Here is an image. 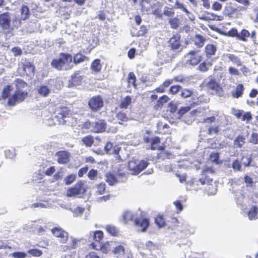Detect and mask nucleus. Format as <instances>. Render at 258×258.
Wrapping results in <instances>:
<instances>
[{"instance_id": "obj_1", "label": "nucleus", "mask_w": 258, "mask_h": 258, "mask_svg": "<svg viewBox=\"0 0 258 258\" xmlns=\"http://www.w3.org/2000/svg\"><path fill=\"white\" fill-rule=\"evenodd\" d=\"M21 26V20L16 15L8 12L0 14V32L11 34L15 29Z\"/></svg>"}, {"instance_id": "obj_2", "label": "nucleus", "mask_w": 258, "mask_h": 258, "mask_svg": "<svg viewBox=\"0 0 258 258\" xmlns=\"http://www.w3.org/2000/svg\"><path fill=\"white\" fill-rule=\"evenodd\" d=\"M72 56L67 53H61L58 57L51 62L52 68L58 71H68L73 67Z\"/></svg>"}, {"instance_id": "obj_3", "label": "nucleus", "mask_w": 258, "mask_h": 258, "mask_svg": "<svg viewBox=\"0 0 258 258\" xmlns=\"http://www.w3.org/2000/svg\"><path fill=\"white\" fill-rule=\"evenodd\" d=\"M54 113L56 115L54 116V119L56 120L58 124H68V122L73 119V117L68 107L61 105L55 108Z\"/></svg>"}, {"instance_id": "obj_4", "label": "nucleus", "mask_w": 258, "mask_h": 258, "mask_svg": "<svg viewBox=\"0 0 258 258\" xmlns=\"http://www.w3.org/2000/svg\"><path fill=\"white\" fill-rule=\"evenodd\" d=\"M147 161H130L128 162V167L132 174L136 175L144 170L148 165Z\"/></svg>"}, {"instance_id": "obj_5", "label": "nucleus", "mask_w": 258, "mask_h": 258, "mask_svg": "<svg viewBox=\"0 0 258 258\" xmlns=\"http://www.w3.org/2000/svg\"><path fill=\"white\" fill-rule=\"evenodd\" d=\"M200 49H194L189 51L184 57L186 58L185 64L190 66L197 65L202 59V56L200 54Z\"/></svg>"}, {"instance_id": "obj_6", "label": "nucleus", "mask_w": 258, "mask_h": 258, "mask_svg": "<svg viewBox=\"0 0 258 258\" xmlns=\"http://www.w3.org/2000/svg\"><path fill=\"white\" fill-rule=\"evenodd\" d=\"M85 191L86 188L84 185V182L82 180H80L73 187L68 189L67 196L69 197H76L83 195Z\"/></svg>"}, {"instance_id": "obj_7", "label": "nucleus", "mask_w": 258, "mask_h": 258, "mask_svg": "<svg viewBox=\"0 0 258 258\" xmlns=\"http://www.w3.org/2000/svg\"><path fill=\"white\" fill-rule=\"evenodd\" d=\"M168 46L173 51H180L183 48L181 44L180 36L179 34L174 35L168 41Z\"/></svg>"}, {"instance_id": "obj_8", "label": "nucleus", "mask_w": 258, "mask_h": 258, "mask_svg": "<svg viewBox=\"0 0 258 258\" xmlns=\"http://www.w3.org/2000/svg\"><path fill=\"white\" fill-rule=\"evenodd\" d=\"M35 67L29 61L25 60L19 64L18 71L23 75L31 76L34 75Z\"/></svg>"}, {"instance_id": "obj_9", "label": "nucleus", "mask_w": 258, "mask_h": 258, "mask_svg": "<svg viewBox=\"0 0 258 258\" xmlns=\"http://www.w3.org/2000/svg\"><path fill=\"white\" fill-rule=\"evenodd\" d=\"M27 95L26 91H16L15 93L10 97L8 101V104L10 106H14L17 103L23 101Z\"/></svg>"}, {"instance_id": "obj_10", "label": "nucleus", "mask_w": 258, "mask_h": 258, "mask_svg": "<svg viewBox=\"0 0 258 258\" xmlns=\"http://www.w3.org/2000/svg\"><path fill=\"white\" fill-rule=\"evenodd\" d=\"M89 107L93 111L100 110L103 106L102 98L100 96L92 97L89 101Z\"/></svg>"}, {"instance_id": "obj_11", "label": "nucleus", "mask_w": 258, "mask_h": 258, "mask_svg": "<svg viewBox=\"0 0 258 258\" xmlns=\"http://www.w3.org/2000/svg\"><path fill=\"white\" fill-rule=\"evenodd\" d=\"M54 236L59 238V241L62 243H66L68 240L69 234L67 232L64 231L59 227H54L51 230Z\"/></svg>"}, {"instance_id": "obj_12", "label": "nucleus", "mask_w": 258, "mask_h": 258, "mask_svg": "<svg viewBox=\"0 0 258 258\" xmlns=\"http://www.w3.org/2000/svg\"><path fill=\"white\" fill-rule=\"evenodd\" d=\"M103 235V232L101 231H96L93 232V233H90V238L91 239L92 237L93 239L95 241L94 242H92L91 244L93 248L96 250L101 248L100 241L102 239Z\"/></svg>"}, {"instance_id": "obj_13", "label": "nucleus", "mask_w": 258, "mask_h": 258, "mask_svg": "<svg viewBox=\"0 0 258 258\" xmlns=\"http://www.w3.org/2000/svg\"><path fill=\"white\" fill-rule=\"evenodd\" d=\"M55 156L57 158V161L59 164H64L69 162L70 154L65 151H60L55 153Z\"/></svg>"}, {"instance_id": "obj_14", "label": "nucleus", "mask_w": 258, "mask_h": 258, "mask_svg": "<svg viewBox=\"0 0 258 258\" xmlns=\"http://www.w3.org/2000/svg\"><path fill=\"white\" fill-rule=\"evenodd\" d=\"M93 132L102 133L105 131L107 124L105 120L97 119L93 122Z\"/></svg>"}, {"instance_id": "obj_15", "label": "nucleus", "mask_w": 258, "mask_h": 258, "mask_svg": "<svg viewBox=\"0 0 258 258\" xmlns=\"http://www.w3.org/2000/svg\"><path fill=\"white\" fill-rule=\"evenodd\" d=\"M135 225L138 228V230L145 232L149 225V220L147 218L136 219Z\"/></svg>"}, {"instance_id": "obj_16", "label": "nucleus", "mask_w": 258, "mask_h": 258, "mask_svg": "<svg viewBox=\"0 0 258 258\" xmlns=\"http://www.w3.org/2000/svg\"><path fill=\"white\" fill-rule=\"evenodd\" d=\"M106 181L109 185H114L119 182H124L123 179H118L117 177L115 176L112 174L109 173H107L106 175Z\"/></svg>"}, {"instance_id": "obj_17", "label": "nucleus", "mask_w": 258, "mask_h": 258, "mask_svg": "<svg viewBox=\"0 0 258 258\" xmlns=\"http://www.w3.org/2000/svg\"><path fill=\"white\" fill-rule=\"evenodd\" d=\"M175 7L179 9L184 12L186 15L188 16L189 19L191 21H194L195 19V17L191 13L189 12L187 9L184 7V5L176 1L175 4Z\"/></svg>"}, {"instance_id": "obj_18", "label": "nucleus", "mask_w": 258, "mask_h": 258, "mask_svg": "<svg viewBox=\"0 0 258 258\" xmlns=\"http://www.w3.org/2000/svg\"><path fill=\"white\" fill-rule=\"evenodd\" d=\"M40 26V23L38 21L35 20L34 21H31L28 24L27 27V30L30 33L34 32L39 30Z\"/></svg>"}, {"instance_id": "obj_19", "label": "nucleus", "mask_w": 258, "mask_h": 258, "mask_svg": "<svg viewBox=\"0 0 258 258\" xmlns=\"http://www.w3.org/2000/svg\"><path fill=\"white\" fill-rule=\"evenodd\" d=\"M127 111L124 110L119 111L116 115L117 119L119 120V123L122 124L123 122L127 121L129 120V115L127 113Z\"/></svg>"}, {"instance_id": "obj_20", "label": "nucleus", "mask_w": 258, "mask_h": 258, "mask_svg": "<svg viewBox=\"0 0 258 258\" xmlns=\"http://www.w3.org/2000/svg\"><path fill=\"white\" fill-rule=\"evenodd\" d=\"M21 17L19 20L25 21L29 18L30 16V12L27 6L23 5L21 8Z\"/></svg>"}, {"instance_id": "obj_21", "label": "nucleus", "mask_w": 258, "mask_h": 258, "mask_svg": "<svg viewBox=\"0 0 258 258\" xmlns=\"http://www.w3.org/2000/svg\"><path fill=\"white\" fill-rule=\"evenodd\" d=\"M217 47L213 44H207L205 47V52L208 57L215 55Z\"/></svg>"}, {"instance_id": "obj_22", "label": "nucleus", "mask_w": 258, "mask_h": 258, "mask_svg": "<svg viewBox=\"0 0 258 258\" xmlns=\"http://www.w3.org/2000/svg\"><path fill=\"white\" fill-rule=\"evenodd\" d=\"M245 138L244 136L238 135L234 140L233 145L236 148H241L245 144Z\"/></svg>"}, {"instance_id": "obj_23", "label": "nucleus", "mask_w": 258, "mask_h": 258, "mask_svg": "<svg viewBox=\"0 0 258 258\" xmlns=\"http://www.w3.org/2000/svg\"><path fill=\"white\" fill-rule=\"evenodd\" d=\"M83 81L82 76L78 74H75L72 77L71 83L73 86H77L81 84Z\"/></svg>"}, {"instance_id": "obj_24", "label": "nucleus", "mask_w": 258, "mask_h": 258, "mask_svg": "<svg viewBox=\"0 0 258 258\" xmlns=\"http://www.w3.org/2000/svg\"><path fill=\"white\" fill-rule=\"evenodd\" d=\"M258 208L253 206L248 213V218L250 220H255L257 218Z\"/></svg>"}, {"instance_id": "obj_25", "label": "nucleus", "mask_w": 258, "mask_h": 258, "mask_svg": "<svg viewBox=\"0 0 258 258\" xmlns=\"http://www.w3.org/2000/svg\"><path fill=\"white\" fill-rule=\"evenodd\" d=\"M89 59L88 57L84 55L81 53H79L75 55L74 57V63L75 64H78L81 62L88 61Z\"/></svg>"}, {"instance_id": "obj_26", "label": "nucleus", "mask_w": 258, "mask_h": 258, "mask_svg": "<svg viewBox=\"0 0 258 258\" xmlns=\"http://www.w3.org/2000/svg\"><path fill=\"white\" fill-rule=\"evenodd\" d=\"M101 68L102 66L100 63V59H96L92 62L91 69L93 72L98 73L100 72Z\"/></svg>"}, {"instance_id": "obj_27", "label": "nucleus", "mask_w": 258, "mask_h": 258, "mask_svg": "<svg viewBox=\"0 0 258 258\" xmlns=\"http://www.w3.org/2000/svg\"><path fill=\"white\" fill-rule=\"evenodd\" d=\"M205 39L204 37L200 34H197L195 38V44L198 47L201 48L204 45Z\"/></svg>"}, {"instance_id": "obj_28", "label": "nucleus", "mask_w": 258, "mask_h": 258, "mask_svg": "<svg viewBox=\"0 0 258 258\" xmlns=\"http://www.w3.org/2000/svg\"><path fill=\"white\" fill-rule=\"evenodd\" d=\"M244 90L243 85L241 84H238L234 92H232V96L234 98H238L242 96L243 94V91Z\"/></svg>"}, {"instance_id": "obj_29", "label": "nucleus", "mask_w": 258, "mask_h": 258, "mask_svg": "<svg viewBox=\"0 0 258 258\" xmlns=\"http://www.w3.org/2000/svg\"><path fill=\"white\" fill-rule=\"evenodd\" d=\"M95 188L96 195H103L105 191L106 184L104 182H101L99 184H96Z\"/></svg>"}, {"instance_id": "obj_30", "label": "nucleus", "mask_w": 258, "mask_h": 258, "mask_svg": "<svg viewBox=\"0 0 258 258\" xmlns=\"http://www.w3.org/2000/svg\"><path fill=\"white\" fill-rule=\"evenodd\" d=\"M15 85L16 87V91H25L24 89L27 86L26 83L22 79H18L15 81Z\"/></svg>"}, {"instance_id": "obj_31", "label": "nucleus", "mask_w": 258, "mask_h": 258, "mask_svg": "<svg viewBox=\"0 0 258 258\" xmlns=\"http://www.w3.org/2000/svg\"><path fill=\"white\" fill-rule=\"evenodd\" d=\"M84 131H89L93 132V122L87 120L79 125Z\"/></svg>"}, {"instance_id": "obj_32", "label": "nucleus", "mask_w": 258, "mask_h": 258, "mask_svg": "<svg viewBox=\"0 0 258 258\" xmlns=\"http://www.w3.org/2000/svg\"><path fill=\"white\" fill-rule=\"evenodd\" d=\"M168 22L172 29H177L180 25V20L177 18H172L168 19Z\"/></svg>"}, {"instance_id": "obj_33", "label": "nucleus", "mask_w": 258, "mask_h": 258, "mask_svg": "<svg viewBox=\"0 0 258 258\" xmlns=\"http://www.w3.org/2000/svg\"><path fill=\"white\" fill-rule=\"evenodd\" d=\"M226 57L228 58L229 60L231 61L233 63L236 64L238 66L241 65V61L240 59L233 54L227 53L225 55Z\"/></svg>"}, {"instance_id": "obj_34", "label": "nucleus", "mask_w": 258, "mask_h": 258, "mask_svg": "<svg viewBox=\"0 0 258 258\" xmlns=\"http://www.w3.org/2000/svg\"><path fill=\"white\" fill-rule=\"evenodd\" d=\"M236 9L231 6H227L225 7L223 10V14L224 15L232 17L233 14L235 12Z\"/></svg>"}, {"instance_id": "obj_35", "label": "nucleus", "mask_w": 258, "mask_h": 258, "mask_svg": "<svg viewBox=\"0 0 258 258\" xmlns=\"http://www.w3.org/2000/svg\"><path fill=\"white\" fill-rule=\"evenodd\" d=\"M132 97L127 96L124 98L121 101L119 106L121 108H127L132 102Z\"/></svg>"}, {"instance_id": "obj_36", "label": "nucleus", "mask_w": 258, "mask_h": 258, "mask_svg": "<svg viewBox=\"0 0 258 258\" xmlns=\"http://www.w3.org/2000/svg\"><path fill=\"white\" fill-rule=\"evenodd\" d=\"M78 241L77 239L71 237V243H70L68 245L63 246L62 247V249L63 251H66L67 249H75L77 247Z\"/></svg>"}, {"instance_id": "obj_37", "label": "nucleus", "mask_w": 258, "mask_h": 258, "mask_svg": "<svg viewBox=\"0 0 258 258\" xmlns=\"http://www.w3.org/2000/svg\"><path fill=\"white\" fill-rule=\"evenodd\" d=\"M81 141L87 147H91L94 143L93 137L90 135L83 138Z\"/></svg>"}, {"instance_id": "obj_38", "label": "nucleus", "mask_w": 258, "mask_h": 258, "mask_svg": "<svg viewBox=\"0 0 258 258\" xmlns=\"http://www.w3.org/2000/svg\"><path fill=\"white\" fill-rule=\"evenodd\" d=\"M50 89L46 86H41L38 89V93L44 97L47 96L50 93Z\"/></svg>"}, {"instance_id": "obj_39", "label": "nucleus", "mask_w": 258, "mask_h": 258, "mask_svg": "<svg viewBox=\"0 0 258 258\" xmlns=\"http://www.w3.org/2000/svg\"><path fill=\"white\" fill-rule=\"evenodd\" d=\"M134 217V213L130 211H125L123 212L122 218L124 221L126 223L128 221L133 220Z\"/></svg>"}, {"instance_id": "obj_40", "label": "nucleus", "mask_w": 258, "mask_h": 258, "mask_svg": "<svg viewBox=\"0 0 258 258\" xmlns=\"http://www.w3.org/2000/svg\"><path fill=\"white\" fill-rule=\"evenodd\" d=\"M231 166L234 171L236 172L241 171L242 165L241 162L237 159L233 160Z\"/></svg>"}, {"instance_id": "obj_41", "label": "nucleus", "mask_w": 258, "mask_h": 258, "mask_svg": "<svg viewBox=\"0 0 258 258\" xmlns=\"http://www.w3.org/2000/svg\"><path fill=\"white\" fill-rule=\"evenodd\" d=\"M113 252L115 254L117 257L122 256L124 254V248L123 246L119 245L114 248Z\"/></svg>"}, {"instance_id": "obj_42", "label": "nucleus", "mask_w": 258, "mask_h": 258, "mask_svg": "<svg viewBox=\"0 0 258 258\" xmlns=\"http://www.w3.org/2000/svg\"><path fill=\"white\" fill-rule=\"evenodd\" d=\"M192 94V90L187 89H183L181 88L180 95L183 98H186L191 96Z\"/></svg>"}, {"instance_id": "obj_43", "label": "nucleus", "mask_w": 258, "mask_h": 258, "mask_svg": "<svg viewBox=\"0 0 258 258\" xmlns=\"http://www.w3.org/2000/svg\"><path fill=\"white\" fill-rule=\"evenodd\" d=\"M250 36V33L249 31L246 29H242L241 31V33L239 34V36H238V39L246 41V38H247Z\"/></svg>"}, {"instance_id": "obj_44", "label": "nucleus", "mask_w": 258, "mask_h": 258, "mask_svg": "<svg viewBox=\"0 0 258 258\" xmlns=\"http://www.w3.org/2000/svg\"><path fill=\"white\" fill-rule=\"evenodd\" d=\"M244 196L241 194L239 195H237L236 197V203L238 205L240 206L241 209H243L244 207Z\"/></svg>"}, {"instance_id": "obj_45", "label": "nucleus", "mask_w": 258, "mask_h": 258, "mask_svg": "<svg viewBox=\"0 0 258 258\" xmlns=\"http://www.w3.org/2000/svg\"><path fill=\"white\" fill-rule=\"evenodd\" d=\"M215 173V171L210 167H205L201 172V175L207 177L209 174H212Z\"/></svg>"}, {"instance_id": "obj_46", "label": "nucleus", "mask_w": 258, "mask_h": 258, "mask_svg": "<svg viewBox=\"0 0 258 258\" xmlns=\"http://www.w3.org/2000/svg\"><path fill=\"white\" fill-rule=\"evenodd\" d=\"M251 158L249 156H243L241 158V163L244 166L247 167L250 165L251 162Z\"/></svg>"}, {"instance_id": "obj_47", "label": "nucleus", "mask_w": 258, "mask_h": 258, "mask_svg": "<svg viewBox=\"0 0 258 258\" xmlns=\"http://www.w3.org/2000/svg\"><path fill=\"white\" fill-rule=\"evenodd\" d=\"M11 88V86L9 85H8L5 88H4L2 93V96L4 99L8 97L9 95L10 94L11 91L12 90Z\"/></svg>"}, {"instance_id": "obj_48", "label": "nucleus", "mask_w": 258, "mask_h": 258, "mask_svg": "<svg viewBox=\"0 0 258 258\" xmlns=\"http://www.w3.org/2000/svg\"><path fill=\"white\" fill-rule=\"evenodd\" d=\"M76 178V175L75 174H70L64 178V181L66 185H70L75 181Z\"/></svg>"}, {"instance_id": "obj_49", "label": "nucleus", "mask_w": 258, "mask_h": 258, "mask_svg": "<svg viewBox=\"0 0 258 258\" xmlns=\"http://www.w3.org/2000/svg\"><path fill=\"white\" fill-rule=\"evenodd\" d=\"M169 98L166 95L160 97L157 101V105L159 107L163 106V104L168 101Z\"/></svg>"}, {"instance_id": "obj_50", "label": "nucleus", "mask_w": 258, "mask_h": 258, "mask_svg": "<svg viewBox=\"0 0 258 258\" xmlns=\"http://www.w3.org/2000/svg\"><path fill=\"white\" fill-rule=\"evenodd\" d=\"M219 128L218 125H213L210 126L208 130V134L210 135H212L213 134L216 135L219 132Z\"/></svg>"}, {"instance_id": "obj_51", "label": "nucleus", "mask_w": 258, "mask_h": 258, "mask_svg": "<svg viewBox=\"0 0 258 258\" xmlns=\"http://www.w3.org/2000/svg\"><path fill=\"white\" fill-rule=\"evenodd\" d=\"M105 228L107 232H108L109 233L112 235H115L118 232L116 228L113 225H107Z\"/></svg>"}, {"instance_id": "obj_52", "label": "nucleus", "mask_w": 258, "mask_h": 258, "mask_svg": "<svg viewBox=\"0 0 258 258\" xmlns=\"http://www.w3.org/2000/svg\"><path fill=\"white\" fill-rule=\"evenodd\" d=\"M210 160L213 162L217 164H218L219 162H218L219 159V154L217 152H212L210 156Z\"/></svg>"}, {"instance_id": "obj_53", "label": "nucleus", "mask_w": 258, "mask_h": 258, "mask_svg": "<svg viewBox=\"0 0 258 258\" xmlns=\"http://www.w3.org/2000/svg\"><path fill=\"white\" fill-rule=\"evenodd\" d=\"M244 182L247 187H250L253 189V181L252 179L248 175L244 176Z\"/></svg>"}, {"instance_id": "obj_54", "label": "nucleus", "mask_w": 258, "mask_h": 258, "mask_svg": "<svg viewBox=\"0 0 258 258\" xmlns=\"http://www.w3.org/2000/svg\"><path fill=\"white\" fill-rule=\"evenodd\" d=\"M224 168V172L227 175L232 174L233 171L231 169L232 167L231 164L229 162H225L223 165Z\"/></svg>"}, {"instance_id": "obj_55", "label": "nucleus", "mask_w": 258, "mask_h": 258, "mask_svg": "<svg viewBox=\"0 0 258 258\" xmlns=\"http://www.w3.org/2000/svg\"><path fill=\"white\" fill-rule=\"evenodd\" d=\"M190 108L191 107L189 106L181 107L177 112V117L180 118L182 115L188 112Z\"/></svg>"}, {"instance_id": "obj_56", "label": "nucleus", "mask_w": 258, "mask_h": 258, "mask_svg": "<svg viewBox=\"0 0 258 258\" xmlns=\"http://www.w3.org/2000/svg\"><path fill=\"white\" fill-rule=\"evenodd\" d=\"M136 76L135 74L133 72H131L129 73L128 75V83L130 85L132 84L134 87H136Z\"/></svg>"}, {"instance_id": "obj_57", "label": "nucleus", "mask_w": 258, "mask_h": 258, "mask_svg": "<svg viewBox=\"0 0 258 258\" xmlns=\"http://www.w3.org/2000/svg\"><path fill=\"white\" fill-rule=\"evenodd\" d=\"M249 142L250 143H252L253 144H258V134L252 132L251 134L249 139Z\"/></svg>"}, {"instance_id": "obj_58", "label": "nucleus", "mask_w": 258, "mask_h": 258, "mask_svg": "<svg viewBox=\"0 0 258 258\" xmlns=\"http://www.w3.org/2000/svg\"><path fill=\"white\" fill-rule=\"evenodd\" d=\"M208 88H210L212 90H215L217 87V84L213 79H210L207 83H206Z\"/></svg>"}, {"instance_id": "obj_59", "label": "nucleus", "mask_w": 258, "mask_h": 258, "mask_svg": "<svg viewBox=\"0 0 258 258\" xmlns=\"http://www.w3.org/2000/svg\"><path fill=\"white\" fill-rule=\"evenodd\" d=\"M98 174L97 170L95 169L90 170L88 173V177L91 180H95Z\"/></svg>"}, {"instance_id": "obj_60", "label": "nucleus", "mask_w": 258, "mask_h": 258, "mask_svg": "<svg viewBox=\"0 0 258 258\" xmlns=\"http://www.w3.org/2000/svg\"><path fill=\"white\" fill-rule=\"evenodd\" d=\"M181 87L179 85L172 86L169 89V92L172 94H175L178 92H180Z\"/></svg>"}, {"instance_id": "obj_61", "label": "nucleus", "mask_w": 258, "mask_h": 258, "mask_svg": "<svg viewBox=\"0 0 258 258\" xmlns=\"http://www.w3.org/2000/svg\"><path fill=\"white\" fill-rule=\"evenodd\" d=\"M10 255L14 258H25L27 254L24 252H14L10 254Z\"/></svg>"}, {"instance_id": "obj_62", "label": "nucleus", "mask_w": 258, "mask_h": 258, "mask_svg": "<svg viewBox=\"0 0 258 258\" xmlns=\"http://www.w3.org/2000/svg\"><path fill=\"white\" fill-rule=\"evenodd\" d=\"M164 15L168 17H173L174 15V12L172 11L170 8L168 7L164 8Z\"/></svg>"}, {"instance_id": "obj_63", "label": "nucleus", "mask_w": 258, "mask_h": 258, "mask_svg": "<svg viewBox=\"0 0 258 258\" xmlns=\"http://www.w3.org/2000/svg\"><path fill=\"white\" fill-rule=\"evenodd\" d=\"M11 51L13 53L15 56H20L22 54V50L19 47H13L11 49Z\"/></svg>"}, {"instance_id": "obj_64", "label": "nucleus", "mask_w": 258, "mask_h": 258, "mask_svg": "<svg viewBox=\"0 0 258 258\" xmlns=\"http://www.w3.org/2000/svg\"><path fill=\"white\" fill-rule=\"evenodd\" d=\"M28 253L35 256H39L42 254V251L37 249H30Z\"/></svg>"}]
</instances>
